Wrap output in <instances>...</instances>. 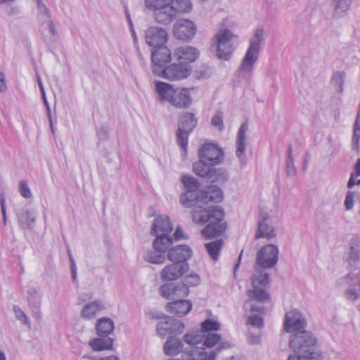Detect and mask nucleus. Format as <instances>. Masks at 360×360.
<instances>
[{
	"label": "nucleus",
	"mask_w": 360,
	"mask_h": 360,
	"mask_svg": "<svg viewBox=\"0 0 360 360\" xmlns=\"http://www.w3.org/2000/svg\"><path fill=\"white\" fill-rule=\"evenodd\" d=\"M18 190L21 195L25 198H30L32 195V192L27 186V181L25 180L20 181Z\"/></svg>",
	"instance_id": "50"
},
{
	"label": "nucleus",
	"mask_w": 360,
	"mask_h": 360,
	"mask_svg": "<svg viewBox=\"0 0 360 360\" xmlns=\"http://www.w3.org/2000/svg\"><path fill=\"white\" fill-rule=\"evenodd\" d=\"M360 293V283L350 285L345 291V297L351 301L356 300Z\"/></svg>",
	"instance_id": "45"
},
{
	"label": "nucleus",
	"mask_w": 360,
	"mask_h": 360,
	"mask_svg": "<svg viewBox=\"0 0 360 360\" xmlns=\"http://www.w3.org/2000/svg\"><path fill=\"white\" fill-rule=\"evenodd\" d=\"M188 287L184 283L164 284L160 287V295L167 300L182 298L188 295Z\"/></svg>",
	"instance_id": "14"
},
{
	"label": "nucleus",
	"mask_w": 360,
	"mask_h": 360,
	"mask_svg": "<svg viewBox=\"0 0 360 360\" xmlns=\"http://www.w3.org/2000/svg\"><path fill=\"white\" fill-rule=\"evenodd\" d=\"M198 156L199 159L205 160L211 165H216L223 161L224 152L215 144L205 143L199 150Z\"/></svg>",
	"instance_id": "11"
},
{
	"label": "nucleus",
	"mask_w": 360,
	"mask_h": 360,
	"mask_svg": "<svg viewBox=\"0 0 360 360\" xmlns=\"http://www.w3.org/2000/svg\"><path fill=\"white\" fill-rule=\"evenodd\" d=\"M212 125L217 127L219 131L224 128L222 116L221 115H214L211 120Z\"/></svg>",
	"instance_id": "54"
},
{
	"label": "nucleus",
	"mask_w": 360,
	"mask_h": 360,
	"mask_svg": "<svg viewBox=\"0 0 360 360\" xmlns=\"http://www.w3.org/2000/svg\"><path fill=\"white\" fill-rule=\"evenodd\" d=\"M316 338L307 330H302L292 335L289 341V347L293 352H301L306 355L315 356Z\"/></svg>",
	"instance_id": "7"
},
{
	"label": "nucleus",
	"mask_w": 360,
	"mask_h": 360,
	"mask_svg": "<svg viewBox=\"0 0 360 360\" xmlns=\"http://www.w3.org/2000/svg\"><path fill=\"white\" fill-rule=\"evenodd\" d=\"M27 300L32 310L33 316L37 320L41 319V296L35 288H30L27 290Z\"/></svg>",
	"instance_id": "27"
},
{
	"label": "nucleus",
	"mask_w": 360,
	"mask_h": 360,
	"mask_svg": "<svg viewBox=\"0 0 360 360\" xmlns=\"http://www.w3.org/2000/svg\"><path fill=\"white\" fill-rule=\"evenodd\" d=\"M359 139H360V123L359 122V120L356 119L354 126L353 142L358 144Z\"/></svg>",
	"instance_id": "57"
},
{
	"label": "nucleus",
	"mask_w": 360,
	"mask_h": 360,
	"mask_svg": "<svg viewBox=\"0 0 360 360\" xmlns=\"http://www.w3.org/2000/svg\"><path fill=\"white\" fill-rule=\"evenodd\" d=\"M224 242L221 239L205 244V249L210 257L214 260L218 259L219 253L222 248Z\"/></svg>",
	"instance_id": "40"
},
{
	"label": "nucleus",
	"mask_w": 360,
	"mask_h": 360,
	"mask_svg": "<svg viewBox=\"0 0 360 360\" xmlns=\"http://www.w3.org/2000/svg\"><path fill=\"white\" fill-rule=\"evenodd\" d=\"M278 260V248L276 245L269 244L258 251L256 256L257 273L251 277L252 289L247 292L249 298L259 302H266L270 300V295L266 292L269 276L260 270L274 267Z\"/></svg>",
	"instance_id": "1"
},
{
	"label": "nucleus",
	"mask_w": 360,
	"mask_h": 360,
	"mask_svg": "<svg viewBox=\"0 0 360 360\" xmlns=\"http://www.w3.org/2000/svg\"><path fill=\"white\" fill-rule=\"evenodd\" d=\"M143 258L146 261L155 264H162L166 259L165 252H160L154 248L146 252Z\"/></svg>",
	"instance_id": "39"
},
{
	"label": "nucleus",
	"mask_w": 360,
	"mask_h": 360,
	"mask_svg": "<svg viewBox=\"0 0 360 360\" xmlns=\"http://www.w3.org/2000/svg\"><path fill=\"white\" fill-rule=\"evenodd\" d=\"M238 36L227 28H220L212 38L210 49L215 52L217 58L228 60L231 58L236 46L233 44Z\"/></svg>",
	"instance_id": "5"
},
{
	"label": "nucleus",
	"mask_w": 360,
	"mask_h": 360,
	"mask_svg": "<svg viewBox=\"0 0 360 360\" xmlns=\"http://www.w3.org/2000/svg\"><path fill=\"white\" fill-rule=\"evenodd\" d=\"M345 75L342 72H336L332 77V82L338 92H342Z\"/></svg>",
	"instance_id": "47"
},
{
	"label": "nucleus",
	"mask_w": 360,
	"mask_h": 360,
	"mask_svg": "<svg viewBox=\"0 0 360 360\" xmlns=\"http://www.w3.org/2000/svg\"><path fill=\"white\" fill-rule=\"evenodd\" d=\"M183 235H184L183 231L181 229H180L179 228H177L176 230L175 231L174 233L173 234V236H174L176 240H180V239L183 238Z\"/></svg>",
	"instance_id": "60"
},
{
	"label": "nucleus",
	"mask_w": 360,
	"mask_h": 360,
	"mask_svg": "<svg viewBox=\"0 0 360 360\" xmlns=\"http://www.w3.org/2000/svg\"><path fill=\"white\" fill-rule=\"evenodd\" d=\"M248 131V125L243 123L240 127L236 138V155L238 158L240 165L243 167L247 163V158L245 155V149L247 143V132Z\"/></svg>",
	"instance_id": "17"
},
{
	"label": "nucleus",
	"mask_w": 360,
	"mask_h": 360,
	"mask_svg": "<svg viewBox=\"0 0 360 360\" xmlns=\"http://www.w3.org/2000/svg\"><path fill=\"white\" fill-rule=\"evenodd\" d=\"M214 168V165H211L205 160H202V159H199L193 165V171L196 175L210 180L213 177Z\"/></svg>",
	"instance_id": "30"
},
{
	"label": "nucleus",
	"mask_w": 360,
	"mask_h": 360,
	"mask_svg": "<svg viewBox=\"0 0 360 360\" xmlns=\"http://www.w3.org/2000/svg\"><path fill=\"white\" fill-rule=\"evenodd\" d=\"M174 56L176 60L185 62H194L199 56V51L197 49L191 46H181L174 52Z\"/></svg>",
	"instance_id": "28"
},
{
	"label": "nucleus",
	"mask_w": 360,
	"mask_h": 360,
	"mask_svg": "<svg viewBox=\"0 0 360 360\" xmlns=\"http://www.w3.org/2000/svg\"><path fill=\"white\" fill-rule=\"evenodd\" d=\"M173 230V226L167 216H159L156 217L153 221L150 234L171 236L170 233Z\"/></svg>",
	"instance_id": "23"
},
{
	"label": "nucleus",
	"mask_w": 360,
	"mask_h": 360,
	"mask_svg": "<svg viewBox=\"0 0 360 360\" xmlns=\"http://www.w3.org/2000/svg\"><path fill=\"white\" fill-rule=\"evenodd\" d=\"M97 136L100 140L104 141L108 139L109 129L107 126H102L96 131Z\"/></svg>",
	"instance_id": "55"
},
{
	"label": "nucleus",
	"mask_w": 360,
	"mask_h": 360,
	"mask_svg": "<svg viewBox=\"0 0 360 360\" xmlns=\"http://www.w3.org/2000/svg\"><path fill=\"white\" fill-rule=\"evenodd\" d=\"M189 269L187 262H175L165 266L160 273L163 281H172L179 278Z\"/></svg>",
	"instance_id": "13"
},
{
	"label": "nucleus",
	"mask_w": 360,
	"mask_h": 360,
	"mask_svg": "<svg viewBox=\"0 0 360 360\" xmlns=\"http://www.w3.org/2000/svg\"><path fill=\"white\" fill-rule=\"evenodd\" d=\"M104 309V305L101 301H93L85 304L81 311L80 316L84 319H93L98 311Z\"/></svg>",
	"instance_id": "33"
},
{
	"label": "nucleus",
	"mask_w": 360,
	"mask_h": 360,
	"mask_svg": "<svg viewBox=\"0 0 360 360\" xmlns=\"http://www.w3.org/2000/svg\"><path fill=\"white\" fill-rule=\"evenodd\" d=\"M171 4L176 15L180 13H188L193 8L191 0H171Z\"/></svg>",
	"instance_id": "41"
},
{
	"label": "nucleus",
	"mask_w": 360,
	"mask_h": 360,
	"mask_svg": "<svg viewBox=\"0 0 360 360\" xmlns=\"http://www.w3.org/2000/svg\"><path fill=\"white\" fill-rule=\"evenodd\" d=\"M182 349L181 342L172 336H170L165 343L164 351L166 354L173 356L180 352Z\"/></svg>",
	"instance_id": "38"
},
{
	"label": "nucleus",
	"mask_w": 360,
	"mask_h": 360,
	"mask_svg": "<svg viewBox=\"0 0 360 360\" xmlns=\"http://www.w3.org/2000/svg\"><path fill=\"white\" fill-rule=\"evenodd\" d=\"M198 120L191 112H184L178 121V129L176 132V141L178 145L186 150L188 135L196 127Z\"/></svg>",
	"instance_id": "8"
},
{
	"label": "nucleus",
	"mask_w": 360,
	"mask_h": 360,
	"mask_svg": "<svg viewBox=\"0 0 360 360\" xmlns=\"http://www.w3.org/2000/svg\"><path fill=\"white\" fill-rule=\"evenodd\" d=\"M145 5L154 11V19L158 23L168 25L176 18L171 0H145Z\"/></svg>",
	"instance_id": "6"
},
{
	"label": "nucleus",
	"mask_w": 360,
	"mask_h": 360,
	"mask_svg": "<svg viewBox=\"0 0 360 360\" xmlns=\"http://www.w3.org/2000/svg\"><path fill=\"white\" fill-rule=\"evenodd\" d=\"M224 212L219 205L202 207L196 206L192 211L193 221L196 224H209L201 231L206 239L221 236L225 231L226 224L223 221Z\"/></svg>",
	"instance_id": "3"
},
{
	"label": "nucleus",
	"mask_w": 360,
	"mask_h": 360,
	"mask_svg": "<svg viewBox=\"0 0 360 360\" xmlns=\"http://www.w3.org/2000/svg\"><path fill=\"white\" fill-rule=\"evenodd\" d=\"M347 259L350 266H355L360 262V240L358 238L351 239Z\"/></svg>",
	"instance_id": "34"
},
{
	"label": "nucleus",
	"mask_w": 360,
	"mask_h": 360,
	"mask_svg": "<svg viewBox=\"0 0 360 360\" xmlns=\"http://www.w3.org/2000/svg\"><path fill=\"white\" fill-rule=\"evenodd\" d=\"M264 41V28H256L250 37L248 47L238 68V75L239 77L245 80L251 79Z\"/></svg>",
	"instance_id": "4"
},
{
	"label": "nucleus",
	"mask_w": 360,
	"mask_h": 360,
	"mask_svg": "<svg viewBox=\"0 0 360 360\" xmlns=\"http://www.w3.org/2000/svg\"><path fill=\"white\" fill-rule=\"evenodd\" d=\"M171 51L165 46H161L154 49L151 54V60L153 63V72L155 75H160V69L171 60Z\"/></svg>",
	"instance_id": "16"
},
{
	"label": "nucleus",
	"mask_w": 360,
	"mask_h": 360,
	"mask_svg": "<svg viewBox=\"0 0 360 360\" xmlns=\"http://www.w3.org/2000/svg\"><path fill=\"white\" fill-rule=\"evenodd\" d=\"M229 179V174L226 170L221 168H214V173L213 174V177L210 179V180L214 182L218 183H224L227 181Z\"/></svg>",
	"instance_id": "46"
},
{
	"label": "nucleus",
	"mask_w": 360,
	"mask_h": 360,
	"mask_svg": "<svg viewBox=\"0 0 360 360\" xmlns=\"http://www.w3.org/2000/svg\"><path fill=\"white\" fill-rule=\"evenodd\" d=\"M0 203H1L2 217H3V223H4V225L6 226L7 219H6V203H5V199L4 197H2L1 198Z\"/></svg>",
	"instance_id": "59"
},
{
	"label": "nucleus",
	"mask_w": 360,
	"mask_h": 360,
	"mask_svg": "<svg viewBox=\"0 0 360 360\" xmlns=\"http://www.w3.org/2000/svg\"><path fill=\"white\" fill-rule=\"evenodd\" d=\"M198 78L205 79L210 77L213 73V68L207 65H202L195 71Z\"/></svg>",
	"instance_id": "48"
},
{
	"label": "nucleus",
	"mask_w": 360,
	"mask_h": 360,
	"mask_svg": "<svg viewBox=\"0 0 360 360\" xmlns=\"http://www.w3.org/2000/svg\"><path fill=\"white\" fill-rule=\"evenodd\" d=\"M260 336L250 333L248 335V342L250 345H258L260 343Z\"/></svg>",
	"instance_id": "58"
},
{
	"label": "nucleus",
	"mask_w": 360,
	"mask_h": 360,
	"mask_svg": "<svg viewBox=\"0 0 360 360\" xmlns=\"http://www.w3.org/2000/svg\"><path fill=\"white\" fill-rule=\"evenodd\" d=\"M356 184V181L355 180V178L354 177L353 174H351V176L349 179V181L347 183V187L349 188H352L354 185Z\"/></svg>",
	"instance_id": "62"
},
{
	"label": "nucleus",
	"mask_w": 360,
	"mask_h": 360,
	"mask_svg": "<svg viewBox=\"0 0 360 360\" xmlns=\"http://www.w3.org/2000/svg\"><path fill=\"white\" fill-rule=\"evenodd\" d=\"M200 191H187L183 193L179 198L180 203L185 207H191L197 204H202V196Z\"/></svg>",
	"instance_id": "31"
},
{
	"label": "nucleus",
	"mask_w": 360,
	"mask_h": 360,
	"mask_svg": "<svg viewBox=\"0 0 360 360\" xmlns=\"http://www.w3.org/2000/svg\"><path fill=\"white\" fill-rule=\"evenodd\" d=\"M13 311L15 315V317L18 320L21 321L25 325H30V321L27 316L25 314V312L18 306H13Z\"/></svg>",
	"instance_id": "49"
},
{
	"label": "nucleus",
	"mask_w": 360,
	"mask_h": 360,
	"mask_svg": "<svg viewBox=\"0 0 360 360\" xmlns=\"http://www.w3.org/2000/svg\"><path fill=\"white\" fill-rule=\"evenodd\" d=\"M286 172L290 176H294L297 174V169L294 165L292 158V147L291 145L288 146V157L286 159Z\"/></svg>",
	"instance_id": "44"
},
{
	"label": "nucleus",
	"mask_w": 360,
	"mask_h": 360,
	"mask_svg": "<svg viewBox=\"0 0 360 360\" xmlns=\"http://www.w3.org/2000/svg\"><path fill=\"white\" fill-rule=\"evenodd\" d=\"M145 35L146 43L153 49L163 46L168 39L166 30L158 27H149L146 31Z\"/></svg>",
	"instance_id": "18"
},
{
	"label": "nucleus",
	"mask_w": 360,
	"mask_h": 360,
	"mask_svg": "<svg viewBox=\"0 0 360 360\" xmlns=\"http://www.w3.org/2000/svg\"><path fill=\"white\" fill-rule=\"evenodd\" d=\"M315 356L306 355V354L301 352H294V354L289 355L288 360H313Z\"/></svg>",
	"instance_id": "51"
},
{
	"label": "nucleus",
	"mask_w": 360,
	"mask_h": 360,
	"mask_svg": "<svg viewBox=\"0 0 360 360\" xmlns=\"http://www.w3.org/2000/svg\"><path fill=\"white\" fill-rule=\"evenodd\" d=\"M276 231L271 220L266 213H261L258 221V228L255 237L270 239L276 236Z\"/></svg>",
	"instance_id": "20"
},
{
	"label": "nucleus",
	"mask_w": 360,
	"mask_h": 360,
	"mask_svg": "<svg viewBox=\"0 0 360 360\" xmlns=\"http://www.w3.org/2000/svg\"><path fill=\"white\" fill-rule=\"evenodd\" d=\"M196 32L195 24L188 19H180L174 26V34L179 39H191Z\"/></svg>",
	"instance_id": "19"
},
{
	"label": "nucleus",
	"mask_w": 360,
	"mask_h": 360,
	"mask_svg": "<svg viewBox=\"0 0 360 360\" xmlns=\"http://www.w3.org/2000/svg\"><path fill=\"white\" fill-rule=\"evenodd\" d=\"M37 20L40 24V31L43 32L48 29L51 35L56 36L57 34V32L53 22L51 20L50 10L44 4L42 0H37Z\"/></svg>",
	"instance_id": "12"
},
{
	"label": "nucleus",
	"mask_w": 360,
	"mask_h": 360,
	"mask_svg": "<svg viewBox=\"0 0 360 360\" xmlns=\"http://www.w3.org/2000/svg\"><path fill=\"white\" fill-rule=\"evenodd\" d=\"M6 84L4 79V75L1 72H0V92H2L6 90Z\"/></svg>",
	"instance_id": "61"
},
{
	"label": "nucleus",
	"mask_w": 360,
	"mask_h": 360,
	"mask_svg": "<svg viewBox=\"0 0 360 360\" xmlns=\"http://www.w3.org/2000/svg\"><path fill=\"white\" fill-rule=\"evenodd\" d=\"M192 255V250L188 245H179L168 250L167 257L175 262H187Z\"/></svg>",
	"instance_id": "22"
},
{
	"label": "nucleus",
	"mask_w": 360,
	"mask_h": 360,
	"mask_svg": "<svg viewBox=\"0 0 360 360\" xmlns=\"http://www.w3.org/2000/svg\"><path fill=\"white\" fill-rule=\"evenodd\" d=\"M146 316L152 320H159L164 319L166 316L156 309H148L146 311Z\"/></svg>",
	"instance_id": "53"
},
{
	"label": "nucleus",
	"mask_w": 360,
	"mask_h": 360,
	"mask_svg": "<svg viewBox=\"0 0 360 360\" xmlns=\"http://www.w3.org/2000/svg\"><path fill=\"white\" fill-rule=\"evenodd\" d=\"M181 182L187 191H198L200 186L195 178L188 174H183L181 176Z\"/></svg>",
	"instance_id": "43"
},
{
	"label": "nucleus",
	"mask_w": 360,
	"mask_h": 360,
	"mask_svg": "<svg viewBox=\"0 0 360 360\" xmlns=\"http://www.w3.org/2000/svg\"><path fill=\"white\" fill-rule=\"evenodd\" d=\"M185 283L188 285L195 286L200 283V276L197 274H190L187 275L184 279Z\"/></svg>",
	"instance_id": "52"
},
{
	"label": "nucleus",
	"mask_w": 360,
	"mask_h": 360,
	"mask_svg": "<svg viewBox=\"0 0 360 360\" xmlns=\"http://www.w3.org/2000/svg\"><path fill=\"white\" fill-rule=\"evenodd\" d=\"M345 207L347 210H350L354 206V193L352 192H348L347 193L345 202Z\"/></svg>",
	"instance_id": "56"
},
{
	"label": "nucleus",
	"mask_w": 360,
	"mask_h": 360,
	"mask_svg": "<svg viewBox=\"0 0 360 360\" xmlns=\"http://www.w3.org/2000/svg\"><path fill=\"white\" fill-rule=\"evenodd\" d=\"M162 77L168 80L177 81L188 77L191 72L189 65L186 63H173L160 70Z\"/></svg>",
	"instance_id": "9"
},
{
	"label": "nucleus",
	"mask_w": 360,
	"mask_h": 360,
	"mask_svg": "<svg viewBox=\"0 0 360 360\" xmlns=\"http://www.w3.org/2000/svg\"><path fill=\"white\" fill-rule=\"evenodd\" d=\"M221 324L214 319H207L201 323V333H213L220 329Z\"/></svg>",
	"instance_id": "42"
},
{
	"label": "nucleus",
	"mask_w": 360,
	"mask_h": 360,
	"mask_svg": "<svg viewBox=\"0 0 360 360\" xmlns=\"http://www.w3.org/2000/svg\"><path fill=\"white\" fill-rule=\"evenodd\" d=\"M305 326L306 321L300 311L293 309L285 314L283 327L286 332L302 331Z\"/></svg>",
	"instance_id": "15"
},
{
	"label": "nucleus",
	"mask_w": 360,
	"mask_h": 360,
	"mask_svg": "<svg viewBox=\"0 0 360 360\" xmlns=\"http://www.w3.org/2000/svg\"><path fill=\"white\" fill-rule=\"evenodd\" d=\"M113 339L110 338H97L89 341V345L94 351L112 349Z\"/></svg>",
	"instance_id": "37"
},
{
	"label": "nucleus",
	"mask_w": 360,
	"mask_h": 360,
	"mask_svg": "<svg viewBox=\"0 0 360 360\" xmlns=\"http://www.w3.org/2000/svg\"><path fill=\"white\" fill-rule=\"evenodd\" d=\"M17 218L21 229H32L35 224L36 212L32 209L23 208L17 214Z\"/></svg>",
	"instance_id": "26"
},
{
	"label": "nucleus",
	"mask_w": 360,
	"mask_h": 360,
	"mask_svg": "<svg viewBox=\"0 0 360 360\" xmlns=\"http://www.w3.org/2000/svg\"><path fill=\"white\" fill-rule=\"evenodd\" d=\"M155 86L158 100L160 102L170 103L176 89L172 85L164 82H156Z\"/></svg>",
	"instance_id": "29"
},
{
	"label": "nucleus",
	"mask_w": 360,
	"mask_h": 360,
	"mask_svg": "<svg viewBox=\"0 0 360 360\" xmlns=\"http://www.w3.org/2000/svg\"><path fill=\"white\" fill-rule=\"evenodd\" d=\"M184 329V325L181 321L168 316L156 325V332L161 337L181 334Z\"/></svg>",
	"instance_id": "10"
},
{
	"label": "nucleus",
	"mask_w": 360,
	"mask_h": 360,
	"mask_svg": "<svg viewBox=\"0 0 360 360\" xmlns=\"http://www.w3.org/2000/svg\"><path fill=\"white\" fill-rule=\"evenodd\" d=\"M114 330V322L110 318L99 319L96 325L97 335L100 337H107Z\"/></svg>",
	"instance_id": "35"
},
{
	"label": "nucleus",
	"mask_w": 360,
	"mask_h": 360,
	"mask_svg": "<svg viewBox=\"0 0 360 360\" xmlns=\"http://www.w3.org/2000/svg\"><path fill=\"white\" fill-rule=\"evenodd\" d=\"M250 301H246L244 303V308L245 310H248V309L250 308L252 313L258 312L259 314H264L266 313L265 309L263 307L252 304L251 301L253 300H251L250 298ZM247 322L248 324L256 328H262L264 326L263 318L255 314L248 316Z\"/></svg>",
	"instance_id": "24"
},
{
	"label": "nucleus",
	"mask_w": 360,
	"mask_h": 360,
	"mask_svg": "<svg viewBox=\"0 0 360 360\" xmlns=\"http://www.w3.org/2000/svg\"><path fill=\"white\" fill-rule=\"evenodd\" d=\"M155 236L156 237L153 242V248L165 253L173 244V238L171 236Z\"/></svg>",
	"instance_id": "36"
},
{
	"label": "nucleus",
	"mask_w": 360,
	"mask_h": 360,
	"mask_svg": "<svg viewBox=\"0 0 360 360\" xmlns=\"http://www.w3.org/2000/svg\"><path fill=\"white\" fill-rule=\"evenodd\" d=\"M71 273H72V278L74 282L77 281V267L72 266L70 267Z\"/></svg>",
	"instance_id": "63"
},
{
	"label": "nucleus",
	"mask_w": 360,
	"mask_h": 360,
	"mask_svg": "<svg viewBox=\"0 0 360 360\" xmlns=\"http://www.w3.org/2000/svg\"><path fill=\"white\" fill-rule=\"evenodd\" d=\"M200 196H202V204L209 202H219L223 199L221 190L217 186L212 185L206 190H201Z\"/></svg>",
	"instance_id": "32"
},
{
	"label": "nucleus",
	"mask_w": 360,
	"mask_h": 360,
	"mask_svg": "<svg viewBox=\"0 0 360 360\" xmlns=\"http://www.w3.org/2000/svg\"><path fill=\"white\" fill-rule=\"evenodd\" d=\"M184 340L191 346L188 360H214L217 352L231 347L229 342H221V336L215 333H187Z\"/></svg>",
	"instance_id": "2"
},
{
	"label": "nucleus",
	"mask_w": 360,
	"mask_h": 360,
	"mask_svg": "<svg viewBox=\"0 0 360 360\" xmlns=\"http://www.w3.org/2000/svg\"><path fill=\"white\" fill-rule=\"evenodd\" d=\"M165 309L170 314L178 317L186 316L192 309V302L190 300H179L169 303L165 306Z\"/></svg>",
	"instance_id": "25"
},
{
	"label": "nucleus",
	"mask_w": 360,
	"mask_h": 360,
	"mask_svg": "<svg viewBox=\"0 0 360 360\" xmlns=\"http://www.w3.org/2000/svg\"><path fill=\"white\" fill-rule=\"evenodd\" d=\"M355 172L357 176H360V158L357 160V162L354 167Z\"/></svg>",
	"instance_id": "64"
},
{
	"label": "nucleus",
	"mask_w": 360,
	"mask_h": 360,
	"mask_svg": "<svg viewBox=\"0 0 360 360\" xmlns=\"http://www.w3.org/2000/svg\"><path fill=\"white\" fill-rule=\"evenodd\" d=\"M193 103L190 91L187 88H176L170 104L180 109L188 108Z\"/></svg>",
	"instance_id": "21"
}]
</instances>
